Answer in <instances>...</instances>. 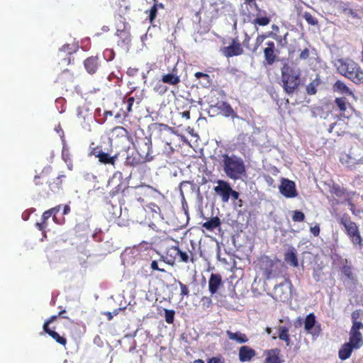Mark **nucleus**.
I'll return each instance as SVG.
<instances>
[{
    "label": "nucleus",
    "mask_w": 363,
    "mask_h": 363,
    "mask_svg": "<svg viewBox=\"0 0 363 363\" xmlns=\"http://www.w3.org/2000/svg\"><path fill=\"white\" fill-rule=\"evenodd\" d=\"M259 269L263 272L264 279L269 280L279 276L278 260L272 259L268 256H262L259 259Z\"/></svg>",
    "instance_id": "39448f33"
},
{
    "label": "nucleus",
    "mask_w": 363,
    "mask_h": 363,
    "mask_svg": "<svg viewBox=\"0 0 363 363\" xmlns=\"http://www.w3.org/2000/svg\"><path fill=\"white\" fill-rule=\"evenodd\" d=\"M111 140L121 141L129 140L131 137L126 128L122 126H116L111 131Z\"/></svg>",
    "instance_id": "aec40b11"
},
{
    "label": "nucleus",
    "mask_w": 363,
    "mask_h": 363,
    "mask_svg": "<svg viewBox=\"0 0 363 363\" xmlns=\"http://www.w3.org/2000/svg\"><path fill=\"white\" fill-rule=\"evenodd\" d=\"M342 273L343 274L350 280L354 279V274L352 270V267L348 265H344L342 267Z\"/></svg>",
    "instance_id": "864d4df0"
},
{
    "label": "nucleus",
    "mask_w": 363,
    "mask_h": 363,
    "mask_svg": "<svg viewBox=\"0 0 363 363\" xmlns=\"http://www.w3.org/2000/svg\"><path fill=\"white\" fill-rule=\"evenodd\" d=\"M150 267L152 270H156V271H159V272H165V270L164 269H161L159 267L158 262L156 260L152 261V262L150 264Z\"/></svg>",
    "instance_id": "69168bd1"
},
{
    "label": "nucleus",
    "mask_w": 363,
    "mask_h": 363,
    "mask_svg": "<svg viewBox=\"0 0 363 363\" xmlns=\"http://www.w3.org/2000/svg\"><path fill=\"white\" fill-rule=\"evenodd\" d=\"M145 211L146 213L145 220H147L149 227L158 232L159 229L157 228L154 221L157 222L164 220V217L161 213L160 208L155 203H151L146 206Z\"/></svg>",
    "instance_id": "423d86ee"
},
{
    "label": "nucleus",
    "mask_w": 363,
    "mask_h": 363,
    "mask_svg": "<svg viewBox=\"0 0 363 363\" xmlns=\"http://www.w3.org/2000/svg\"><path fill=\"white\" fill-rule=\"evenodd\" d=\"M226 334L230 340H235L240 344L245 343L249 340L247 336L240 332L233 333L230 330H227Z\"/></svg>",
    "instance_id": "473e14b6"
},
{
    "label": "nucleus",
    "mask_w": 363,
    "mask_h": 363,
    "mask_svg": "<svg viewBox=\"0 0 363 363\" xmlns=\"http://www.w3.org/2000/svg\"><path fill=\"white\" fill-rule=\"evenodd\" d=\"M202 306L205 308H208L212 306V300L211 297L203 296L201 298Z\"/></svg>",
    "instance_id": "e2e57ef3"
},
{
    "label": "nucleus",
    "mask_w": 363,
    "mask_h": 363,
    "mask_svg": "<svg viewBox=\"0 0 363 363\" xmlns=\"http://www.w3.org/2000/svg\"><path fill=\"white\" fill-rule=\"evenodd\" d=\"M149 190V187L146 186H128L123 190V194L124 196L129 195L142 203L148 195Z\"/></svg>",
    "instance_id": "6e6552de"
},
{
    "label": "nucleus",
    "mask_w": 363,
    "mask_h": 363,
    "mask_svg": "<svg viewBox=\"0 0 363 363\" xmlns=\"http://www.w3.org/2000/svg\"><path fill=\"white\" fill-rule=\"evenodd\" d=\"M220 220L218 216L213 217L202 223V227L208 231H213L216 228L220 227Z\"/></svg>",
    "instance_id": "72a5a7b5"
},
{
    "label": "nucleus",
    "mask_w": 363,
    "mask_h": 363,
    "mask_svg": "<svg viewBox=\"0 0 363 363\" xmlns=\"http://www.w3.org/2000/svg\"><path fill=\"white\" fill-rule=\"evenodd\" d=\"M340 224L344 226L347 235H349L350 233L359 229L357 223L352 221L351 218L347 213H345L342 216L340 220Z\"/></svg>",
    "instance_id": "4be33fe9"
},
{
    "label": "nucleus",
    "mask_w": 363,
    "mask_h": 363,
    "mask_svg": "<svg viewBox=\"0 0 363 363\" xmlns=\"http://www.w3.org/2000/svg\"><path fill=\"white\" fill-rule=\"evenodd\" d=\"M174 314L175 312L174 310L164 309L165 321L169 324L173 323L174 320Z\"/></svg>",
    "instance_id": "3c124183"
},
{
    "label": "nucleus",
    "mask_w": 363,
    "mask_h": 363,
    "mask_svg": "<svg viewBox=\"0 0 363 363\" xmlns=\"http://www.w3.org/2000/svg\"><path fill=\"white\" fill-rule=\"evenodd\" d=\"M135 102V99L133 96L128 98L123 97L122 101V105L126 106V108H121L120 111L115 115V118L120 119L128 117L129 113L132 111V108Z\"/></svg>",
    "instance_id": "f8f14e48"
},
{
    "label": "nucleus",
    "mask_w": 363,
    "mask_h": 363,
    "mask_svg": "<svg viewBox=\"0 0 363 363\" xmlns=\"http://www.w3.org/2000/svg\"><path fill=\"white\" fill-rule=\"evenodd\" d=\"M303 18L306 21V22L311 26H317L318 24V19L312 16V14L309 12H304L303 14Z\"/></svg>",
    "instance_id": "de8ad7c7"
},
{
    "label": "nucleus",
    "mask_w": 363,
    "mask_h": 363,
    "mask_svg": "<svg viewBox=\"0 0 363 363\" xmlns=\"http://www.w3.org/2000/svg\"><path fill=\"white\" fill-rule=\"evenodd\" d=\"M101 62L102 61L97 55L90 56L84 60V66L89 74H94L101 67Z\"/></svg>",
    "instance_id": "ddd939ff"
},
{
    "label": "nucleus",
    "mask_w": 363,
    "mask_h": 363,
    "mask_svg": "<svg viewBox=\"0 0 363 363\" xmlns=\"http://www.w3.org/2000/svg\"><path fill=\"white\" fill-rule=\"evenodd\" d=\"M316 323L315 316L313 313H309L305 318L304 328L306 331L310 332L315 326Z\"/></svg>",
    "instance_id": "ea45409f"
},
{
    "label": "nucleus",
    "mask_w": 363,
    "mask_h": 363,
    "mask_svg": "<svg viewBox=\"0 0 363 363\" xmlns=\"http://www.w3.org/2000/svg\"><path fill=\"white\" fill-rule=\"evenodd\" d=\"M96 157H98L99 161L101 163H103L104 164H111V165H114L116 163V161L118 159L117 154H116L113 156H111L109 154L104 152L102 150H99L97 152V155H96Z\"/></svg>",
    "instance_id": "bb28decb"
},
{
    "label": "nucleus",
    "mask_w": 363,
    "mask_h": 363,
    "mask_svg": "<svg viewBox=\"0 0 363 363\" xmlns=\"http://www.w3.org/2000/svg\"><path fill=\"white\" fill-rule=\"evenodd\" d=\"M280 352L278 348L265 350V363H281Z\"/></svg>",
    "instance_id": "393cba45"
},
{
    "label": "nucleus",
    "mask_w": 363,
    "mask_h": 363,
    "mask_svg": "<svg viewBox=\"0 0 363 363\" xmlns=\"http://www.w3.org/2000/svg\"><path fill=\"white\" fill-rule=\"evenodd\" d=\"M238 355L240 362H250L256 356V351L249 346L244 345L240 347Z\"/></svg>",
    "instance_id": "412c9836"
},
{
    "label": "nucleus",
    "mask_w": 363,
    "mask_h": 363,
    "mask_svg": "<svg viewBox=\"0 0 363 363\" xmlns=\"http://www.w3.org/2000/svg\"><path fill=\"white\" fill-rule=\"evenodd\" d=\"M333 89L334 91L338 92L341 94L354 97L353 91L345 84V83L340 80H337L335 82L333 86Z\"/></svg>",
    "instance_id": "a878e982"
},
{
    "label": "nucleus",
    "mask_w": 363,
    "mask_h": 363,
    "mask_svg": "<svg viewBox=\"0 0 363 363\" xmlns=\"http://www.w3.org/2000/svg\"><path fill=\"white\" fill-rule=\"evenodd\" d=\"M334 65L337 72L355 84H363V69L358 63L350 58L337 59Z\"/></svg>",
    "instance_id": "f257e3e1"
},
{
    "label": "nucleus",
    "mask_w": 363,
    "mask_h": 363,
    "mask_svg": "<svg viewBox=\"0 0 363 363\" xmlns=\"http://www.w3.org/2000/svg\"><path fill=\"white\" fill-rule=\"evenodd\" d=\"M268 37H269V33H262L260 35H258L255 40V43L252 49V52H256L257 49L259 48V46L262 45V43L264 42V40Z\"/></svg>",
    "instance_id": "c03bdc74"
},
{
    "label": "nucleus",
    "mask_w": 363,
    "mask_h": 363,
    "mask_svg": "<svg viewBox=\"0 0 363 363\" xmlns=\"http://www.w3.org/2000/svg\"><path fill=\"white\" fill-rule=\"evenodd\" d=\"M279 330V338L284 341L287 346L290 345L291 339L289 334V328L286 326H280Z\"/></svg>",
    "instance_id": "58836bf2"
},
{
    "label": "nucleus",
    "mask_w": 363,
    "mask_h": 363,
    "mask_svg": "<svg viewBox=\"0 0 363 363\" xmlns=\"http://www.w3.org/2000/svg\"><path fill=\"white\" fill-rule=\"evenodd\" d=\"M178 284L179 285L180 289H181L180 295L182 297H184V296H189V290L188 289V286L186 285H185L184 284H183L180 281H178Z\"/></svg>",
    "instance_id": "13d9d810"
},
{
    "label": "nucleus",
    "mask_w": 363,
    "mask_h": 363,
    "mask_svg": "<svg viewBox=\"0 0 363 363\" xmlns=\"http://www.w3.org/2000/svg\"><path fill=\"white\" fill-rule=\"evenodd\" d=\"M348 343L354 347V350L359 349L363 345V336L360 332L350 331Z\"/></svg>",
    "instance_id": "b1692460"
},
{
    "label": "nucleus",
    "mask_w": 363,
    "mask_h": 363,
    "mask_svg": "<svg viewBox=\"0 0 363 363\" xmlns=\"http://www.w3.org/2000/svg\"><path fill=\"white\" fill-rule=\"evenodd\" d=\"M222 52L226 57H231L242 55L244 50L242 44L238 38H235L232 39L231 44L229 46L224 47L222 49Z\"/></svg>",
    "instance_id": "9b49d317"
},
{
    "label": "nucleus",
    "mask_w": 363,
    "mask_h": 363,
    "mask_svg": "<svg viewBox=\"0 0 363 363\" xmlns=\"http://www.w3.org/2000/svg\"><path fill=\"white\" fill-rule=\"evenodd\" d=\"M62 157L67 164H71V162H72L71 155H70L68 147H66L65 145L63 146L62 150Z\"/></svg>",
    "instance_id": "8fccbe9b"
},
{
    "label": "nucleus",
    "mask_w": 363,
    "mask_h": 363,
    "mask_svg": "<svg viewBox=\"0 0 363 363\" xmlns=\"http://www.w3.org/2000/svg\"><path fill=\"white\" fill-rule=\"evenodd\" d=\"M284 261L294 267L298 266V260L296 255V250L290 247L284 254Z\"/></svg>",
    "instance_id": "cd10ccee"
},
{
    "label": "nucleus",
    "mask_w": 363,
    "mask_h": 363,
    "mask_svg": "<svg viewBox=\"0 0 363 363\" xmlns=\"http://www.w3.org/2000/svg\"><path fill=\"white\" fill-rule=\"evenodd\" d=\"M354 349L352 345L348 342H345L342 345L338 352V357L341 360H346L352 354V350Z\"/></svg>",
    "instance_id": "7c9ffc66"
},
{
    "label": "nucleus",
    "mask_w": 363,
    "mask_h": 363,
    "mask_svg": "<svg viewBox=\"0 0 363 363\" xmlns=\"http://www.w3.org/2000/svg\"><path fill=\"white\" fill-rule=\"evenodd\" d=\"M45 333L48 334L50 337H52L59 344L65 346L67 344V340L65 337L60 336L57 332L49 329L44 330Z\"/></svg>",
    "instance_id": "79ce46f5"
},
{
    "label": "nucleus",
    "mask_w": 363,
    "mask_h": 363,
    "mask_svg": "<svg viewBox=\"0 0 363 363\" xmlns=\"http://www.w3.org/2000/svg\"><path fill=\"white\" fill-rule=\"evenodd\" d=\"M267 47L264 49L265 64L272 65L277 60L275 43L274 41H267Z\"/></svg>",
    "instance_id": "dca6fc26"
},
{
    "label": "nucleus",
    "mask_w": 363,
    "mask_h": 363,
    "mask_svg": "<svg viewBox=\"0 0 363 363\" xmlns=\"http://www.w3.org/2000/svg\"><path fill=\"white\" fill-rule=\"evenodd\" d=\"M137 152L145 161H150L152 159V143L150 140L143 141L140 143H138Z\"/></svg>",
    "instance_id": "2eb2a0df"
},
{
    "label": "nucleus",
    "mask_w": 363,
    "mask_h": 363,
    "mask_svg": "<svg viewBox=\"0 0 363 363\" xmlns=\"http://www.w3.org/2000/svg\"><path fill=\"white\" fill-rule=\"evenodd\" d=\"M50 213L49 214L48 211H45L41 217V222L40 223H36L35 226L36 228L42 232H44L46 228L48 227V220L50 217Z\"/></svg>",
    "instance_id": "a19ab883"
},
{
    "label": "nucleus",
    "mask_w": 363,
    "mask_h": 363,
    "mask_svg": "<svg viewBox=\"0 0 363 363\" xmlns=\"http://www.w3.org/2000/svg\"><path fill=\"white\" fill-rule=\"evenodd\" d=\"M350 159H353L355 162L354 164H363V155L357 154L355 147H352L350 154L347 155Z\"/></svg>",
    "instance_id": "a18cd8bd"
},
{
    "label": "nucleus",
    "mask_w": 363,
    "mask_h": 363,
    "mask_svg": "<svg viewBox=\"0 0 363 363\" xmlns=\"http://www.w3.org/2000/svg\"><path fill=\"white\" fill-rule=\"evenodd\" d=\"M310 232L315 237H318L320 234V226L316 224L313 227H311Z\"/></svg>",
    "instance_id": "338daca9"
},
{
    "label": "nucleus",
    "mask_w": 363,
    "mask_h": 363,
    "mask_svg": "<svg viewBox=\"0 0 363 363\" xmlns=\"http://www.w3.org/2000/svg\"><path fill=\"white\" fill-rule=\"evenodd\" d=\"M309 50L308 48H305L299 55V58L301 60H306L309 57Z\"/></svg>",
    "instance_id": "774afa93"
},
{
    "label": "nucleus",
    "mask_w": 363,
    "mask_h": 363,
    "mask_svg": "<svg viewBox=\"0 0 363 363\" xmlns=\"http://www.w3.org/2000/svg\"><path fill=\"white\" fill-rule=\"evenodd\" d=\"M207 363H224V359L221 355L208 359Z\"/></svg>",
    "instance_id": "0e129e2a"
},
{
    "label": "nucleus",
    "mask_w": 363,
    "mask_h": 363,
    "mask_svg": "<svg viewBox=\"0 0 363 363\" xmlns=\"http://www.w3.org/2000/svg\"><path fill=\"white\" fill-rule=\"evenodd\" d=\"M223 286L222 277L220 274L212 273L208 280V289L211 295L216 294L218 289Z\"/></svg>",
    "instance_id": "6ab92c4d"
},
{
    "label": "nucleus",
    "mask_w": 363,
    "mask_h": 363,
    "mask_svg": "<svg viewBox=\"0 0 363 363\" xmlns=\"http://www.w3.org/2000/svg\"><path fill=\"white\" fill-rule=\"evenodd\" d=\"M305 219V214L301 211H294L293 216H292V220L294 222H302Z\"/></svg>",
    "instance_id": "603ef678"
},
{
    "label": "nucleus",
    "mask_w": 363,
    "mask_h": 363,
    "mask_svg": "<svg viewBox=\"0 0 363 363\" xmlns=\"http://www.w3.org/2000/svg\"><path fill=\"white\" fill-rule=\"evenodd\" d=\"M51 172L52 167L50 166L44 167L38 175L34 177L33 182L35 185L42 186L44 184V181L47 180V177Z\"/></svg>",
    "instance_id": "c85d7f7f"
},
{
    "label": "nucleus",
    "mask_w": 363,
    "mask_h": 363,
    "mask_svg": "<svg viewBox=\"0 0 363 363\" xmlns=\"http://www.w3.org/2000/svg\"><path fill=\"white\" fill-rule=\"evenodd\" d=\"M289 33L286 32L284 35H279L276 33H269V37L275 40L280 48H284L288 44L287 37Z\"/></svg>",
    "instance_id": "4c0bfd02"
},
{
    "label": "nucleus",
    "mask_w": 363,
    "mask_h": 363,
    "mask_svg": "<svg viewBox=\"0 0 363 363\" xmlns=\"http://www.w3.org/2000/svg\"><path fill=\"white\" fill-rule=\"evenodd\" d=\"M350 241L353 244V245H358L359 247H363V238L360 234L359 229L356 230L355 231L347 235Z\"/></svg>",
    "instance_id": "c9c22d12"
},
{
    "label": "nucleus",
    "mask_w": 363,
    "mask_h": 363,
    "mask_svg": "<svg viewBox=\"0 0 363 363\" xmlns=\"http://www.w3.org/2000/svg\"><path fill=\"white\" fill-rule=\"evenodd\" d=\"M164 83L158 82L153 87V90L160 95L164 94L167 91V87L163 84Z\"/></svg>",
    "instance_id": "09e8293b"
},
{
    "label": "nucleus",
    "mask_w": 363,
    "mask_h": 363,
    "mask_svg": "<svg viewBox=\"0 0 363 363\" xmlns=\"http://www.w3.org/2000/svg\"><path fill=\"white\" fill-rule=\"evenodd\" d=\"M78 50V45L75 43L71 44H65L62 46L60 49V52H63L68 55H71L72 54L76 52Z\"/></svg>",
    "instance_id": "37998d69"
},
{
    "label": "nucleus",
    "mask_w": 363,
    "mask_h": 363,
    "mask_svg": "<svg viewBox=\"0 0 363 363\" xmlns=\"http://www.w3.org/2000/svg\"><path fill=\"white\" fill-rule=\"evenodd\" d=\"M104 57L106 61H111L115 57V52L112 49H106L104 51Z\"/></svg>",
    "instance_id": "4d7b16f0"
},
{
    "label": "nucleus",
    "mask_w": 363,
    "mask_h": 363,
    "mask_svg": "<svg viewBox=\"0 0 363 363\" xmlns=\"http://www.w3.org/2000/svg\"><path fill=\"white\" fill-rule=\"evenodd\" d=\"M118 37L117 44L123 49L128 50L131 44L130 28L124 23L123 28H118L116 33Z\"/></svg>",
    "instance_id": "1a4fd4ad"
},
{
    "label": "nucleus",
    "mask_w": 363,
    "mask_h": 363,
    "mask_svg": "<svg viewBox=\"0 0 363 363\" xmlns=\"http://www.w3.org/2000/svg\"><path fill=\"white\" fill-rule=\"evenodd\" d=\"M218 184L214 187L215 191L221 196L223 202H228L230 199V191H231L230 184L223 180H218Z\"/></svg>",
    "instance_id": "4468645a"
},
{
    "label": "nucleus",
    "mask_w": 363,
    "mask_h": 363,
    "mask_svg": "<svg viewBox=\"0 0 363 363\" xmlns=\"http://www.w3.org/2000/svg\"><path fill=\"white\" fill-rule=\"evenodd\" d=\"M222 114L225 117H232L233 118H238L237 113L234 111L231 106L227 102H222L218 106Z\"/></svg>",
    "instance_id": "f704fd0d"
},
{
    "label": "nucleus",
    "mask_w": 363,
    "mask_h": 363,
    "mask_svg": "<svg viewBox=\"0 0 363 363\" xmlns=\"http://www.w3.org/2000/svg\"><path fill=\"white\" fill-rule=\"evenodd\" d=\"M223 167L225 174L231 179L238 180L246 175V168L243 160L235 155L224 154Z\"/></svg>",
    "instance_id": "7ed1b4c3"
},
{
    "label": "nucleus",
    "mask_w": 363,
    "mask_h": 363,
    "mask_svg": "<svg viewBox=\"0 0 363 363\" xmlns=\"http://www.w3.org/2000/svg\"><path fill=\"white\" fill-rule=\"evenodd\" d=\"M281 86L288 94H292L301 84V71L299 68L284 63L281 68Z\"/></svg>",
    "instance_id": "f03ea898"
},
{
    "label": "nucleus",
    "mask_w": 363,
    "mask_h": 363,
    "mask_svg": "<svg viewBox=\"0 0 363 363\" xmlns=\"http://www.w3.org/2000/svg\"><path fill=\"white\" fill-rule=\"evenodd\" d=\"M286 284L291 286V282L288 276L285 278L284 282L276 285L274 288V293L276 298L281 301H284L285 298H286L288 296V291L286 288Z\"/></svg>",
    "instance_id": "f3484780"
},
{
    "label": "nucleus",
    "mask_w": 363,
    "mask_h": 363,
    "mask_svg": "<svg viewBox=\"0 0 363 363\" xmlns=\"http://www.w3.org/2000/svg\"><path fill=\"white\" fill-rule=\"evenodd\" d=\"M65 177V174H60L53 179L52 182H50L48 185L50 191L56 193L61 190L62 189V179Z\"/></svg>",
    "instance_id": "2f4dec72"
},
{
    "label": "nucleus",
    "mask_w": 363,
    "mask_h": 363,
    "mask_svg": "<svg viewBox=\"0 0 363 363\" xmlns=\"http://www.w3.org/2000/svg\"><path fill=\"white\" fill-rule=\"evenodd\" d=\"M58 317V315H52L47 320H45L43 326V330L50 329L49 328V325L53 323Z\"/></svg>",
    "instance_id": "052dcab7"
},
{
    "label": "nucleus",
    "mask_w": 363,
    "mask_h": 363,
    "mask_svg": "<svg viewBox=\"0 0 363 363\" xmlns=\"http://www.w3.org/2000/svg\"><path fill=\"white\" fill-rule=\"evenodd\" d=\"M161 82L172 86H177L181 82L180 77L177 74L175 67L169 73L162 76Z\"/></svg>",
    "instance_id": "5701e85b"
},
{
    "label": "nucleus",
    "mask_w": 363,
    "mask_h": 363,
    "mask_svg": "<svg viewBox=\"0 0 363 363\" xmlns=\"http://www.w3.org/2000/svg\"><path fill=\"white\" fill-rule=\"evenodd\" d=\"M158 7L163 8V5L162 4H155L150 10L149 21L151 23H153L157 16Z\"/></svg>",
    "instance_id": "49530a36"
},
{
    "label": "nucleus",
    "mask_w": 363,
    "mask_h": 363,
    "mask_svg": "<svg viewBox=\"0 0 363 363\" xmlns=\"http://www.w3.org/2000/svg\"><path fill=\"white\" fill-rule=\"evenodd\" d=\"M62 205H58L52 208H50L49 210H47L50 213V216H52L53 220L57 223L56 215L60 211V208H62Z\"/></svg>",
    "instance_id": "5fc2aeb1"
},
{
    "label": "nucleus",
    "mask_w": 363,
    "mask_h": 363,
    "mask_svg": "<svg viewBox=\"0 0 363 363\" xmlns=\"http://www.w3.org/2000/svg\"><path fill=\"white\" fill-rule=\"evenodd\" d=\"M194 77L197 79H203L204 80L206 81V83L208 84H211V77H210L209 74H208L203 73L201 72H197L194 74Z\"/></svg>",
    "instance_id": "6e6d98bb"
},
{
    "label": "nucleus",
    "mask_w": 363,
    "mask_h": 363,
    "mask_svg": "<svg viewBox=\"0 0 363 363\" xmlns=\"http://www.w3.org/2000/svg\"><path fill=\"white\" fill-rule=\"evenodd\" d=\"M255 7L257 11V17L252 22L255 26H267L271 21V18L268 16L267 12L259 8L257 4L255 3Z\"/></svg>",
    "instance_id": "a211bd4d"
},
{
    "label": "nucleus",
    "mask_w": 363,
    "mask_h": 363,
    "mask_svg": "<svg viewBox=\"0 0 363 363\" xmlns=\"http://www.w3.org/2000/svg\"><path fill=\"white\" fill-rule=\"evenodd\" d=\"M330 193L337 198H342L349 195L347 189L337 183H333L330 186Z\"/></svg>",
    "instance_id": "c756f323"
},
{
    "label": "nucleus",
    "mask_w": 363,
    "mask_h": 363,
    "mask_svg": "<svg viewBox=\"0 0 363 363\" xmlns=\"http://www.w3.org/2000/svg\"><path fill=\"white\" fill-rule=\"evenodd\" d=\"M321 84L320 78L318 75L313 79L306 87V93L308 95H314L317 92V87Z\"/></svg>",
    "instance_id": "e433bc0d"
},
{
    "label": "nucleus",
    "mask_w": 363,
    "mask_h": 363,
    "mask_svg": "<svg viewBox=\"0 0 363 363\" xmlns=\"http://www.w3.org/2000/svg\"><path fill=\"white\" fill-rule=\"evenodd\" d=\"M195 254L191 251H182L178 245L169 247L166 253V263L173 265L176 261L178 262L194 263Z\"/></svg>",
    "instance_id": "20e7f679"
},
{
    "label": "nucleus",
    "mask_w": 363,
    "mask_h": 363,
    "mask_svg": "<svg viewBox=\"0 0 363 363\" xmlns=\"http://www.w3.org/2000/svg\"><path fill=\"white\" fill-rule=\"evenodd\" d=\"M279 191L286 198H294L298 195L294 182L285 178L281 179Z\"/></svg>",
    "instance_id": "9d476101"
},
{
    "label": "nucleus",
    "mask_w": 363,
    "mask_h": 363,
    "mask_svg": "<svg viewBox=\"0 0 363 363\" xmlns=\"http://www.w3.org/2000/svg\"><path fill=\"white\" fill-rule=\"evenodd\" d=\"M245 35V38L243 39V41H242V46H243L246 49L252 51V48H251L250 44L251 38L247 34V33H246V32H245V35Z\"/></svg>",
    "instance_id": "bf43d9fd"
},
{
    "label": "nucleus",
    "mask_w": 363,
    "mask_h": 363,
    "mask_svg": "<svg viewBox=\"0 0 363 363\" xmlns=\"http://www.w3.org/2000/svg\"><path fill=\"white\" fill-rule=\"evenodd\" d=\"M363 329V323L360 321H353L350 330L354 332H359V330Z\"/></svg>",
    "instance_id": "680f3d73"
},
{
    "label": "nucleus",
    "mask_w": 363,
    "mask_h": 363,
    "mask_svg": "<svg viewBox=\"0 0 363 363\" xmlns=\"http://www.w3.org/2000/svg\"><path fill=\"white\" fill-rule=\"evenodd\" d=\"M334 103L337 107V111H339L340 117L349 119L353 116L354 108L347 101L345 97H337L335 98Z\"/></svg>",
    "instance_id": "0eeeda50"
}]
</instances>
